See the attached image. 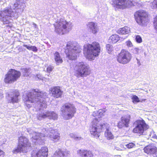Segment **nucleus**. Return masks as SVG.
<instances>
[{"mask_svg": "<svg viewBox=\"0 0 157 157\" xmlns=\"http://www.w3.org/2000/svg\"><path fill=\"white\" fill-rule=\"evenodd\" d=\"M47 93L40 91L38 89H33L30 91L27 92L26 94L23 95V100L24 103L28 107H31L30 104L36 103L39 104L40 107V111L37 115L38 119L41 120L48 117L50 119L56 120L58 118L57 115L54 112L46 111L44 110L43 108L47 107L45 99L46 98Z\"/></svg>", "mask_w": 157, "mask_h": 157, "instance_id": "f257e3e1", "label": "nucleus"}, {"mask_svg": "<svg viewBox=\"0 0 157 157\" xmlns=\"http://www.w3.org/2000/svg\"><path fill=\"white\" fill-rule=\"evenodd\" d=\"M26 0H19L10 2L7 7L0 11V20L4 24H8L10 20L17 18L25 7L24 2Z\"/></svg>", "mask_w": 157, "mask_h": 157, "instance_id": "f03ea898", "label": "nucleus"}, {"mask_svg": "<svg viewBox=\"0 0 157 157\" xmlns=\"http://www.w3.org/2000/svg\"><path fill=\"white\" fill-rule=\"evenodd\" d=\"M26 129L29 134L32 135V141L36 145L43 144L44 143V137L46 136L50 140L55 142L60 139L59 134L57 132V130L50 127L49 124H46L44 126L41 132H35L30 128Z\"/></svg>", "mask_w": 157, "mask_h": 157, "instance_id": "7ed1b4c3", "label": "nucleus"}, {"mask_svg": "<svg viewBox=\"0 0 157 157\" xmlns=\"http://www.w3.org/2000/svg\"><path fill=\"white\" fill-rule=\"evenodd\" d=\"M109 124L106 123H102L100 119H94L92 122V126L90 129L92 135L96 137H99L100 132L105 129V131L109 129Z\"/></svg>", "mask_w": 157, "mask_h": 157, "instance_id": "20e7f679", "label": "nucleus"}, {"mask_svg": "<svg viewBox=\"0 0 157 157\" xmlns=\"http://www.w3.org/2000/svg\"><path fill=\"white\" fill-rule=\"evenodd\" d=\"M84 54L89 59H94L95 56H98L100 52L99 44L94 42L91 44L84 46Z\"/></svg>", "mask_w": 157, "mask_h": 157, "instance_id": "39448f33", "label": "nucleus"}, {"mask_svg": "<svg viewBox=\"0 0 157 157\" xmlns=\"http://www.w3.org/2000/svg\"><path fill=\"white\" fill-rule=\"evenodd\" d=\"M90 70L89 65L84 62H79L75 65V75L78 78L86 77L90 75Z\"/></svg>", "mask_w": 157, "mask_h": 157, "instance_id": "423d86ee", "label": "nucleus"}, {"mask_svg": "<svg viewBox=\"0 0 157 157\" xmlns=\"http://www.w3.org/2000/svg\"><path fill=\"white\" fill-rule=\"evenodd\" d=\"M19 144L16 149L13 152L15 153L23 151L27 152L28 150L31 149V144L28 139L24 136H21L19 138Z\"/></svg>", "mask_w": 157, "mask_h": 157, "instance_id": "0eeeda50", "label": "nucleus"}, {"mask_svg": "<svg viewBox=\"0 0 157 157\" xmlns=\"http://www.w3.org/2000/svg\"><path fill=\"white\" fill-rule=\"evenodd\" d=\"M134 125L135 128L133 129V132L139 134L140 135H145L144 132L149 128V126L143 119L136 121Z\"/></svg>", "mask_w": 157, "mask_h": 157, "instance_id": "6e6552de", "label": "nucleus"}, {"mask_svg": "<svg viewBox=\"0 0 157 157\" xmlns=\"http://www.w3.org/2000/svg\"><path fill=\"white\" fill-rule=\"evenodd\" d=\"M82 50L80 46L76 42H69V59L75 60Z\"/></svg>", "mask_w": 157, "mask_h": 157, "instance_id": "1a4fd4ad", "label": "nucleus"}, {"mask_svg": "<svg viewBox=\"0 0 157 157\" xmlns=\"http://www.w3.org/2000/svg\"><path fill=\"white\" fill-rule=\"evenodd\" d=\"M20 76V71L12 69H10L5 75L4 81L6 83H12L16 81Z\"/></svg>", "mask_w": 157, "mask_h": 157, "instance_id": "9d476101", "label": "nucleus"}, {"mask_svg": "<svg viewBox=\"0 0 157 157\" xmlns=\"http://www.w3.org/2000/svg\"><path fill=\"white\" fill-rule=\"evenodd\" d=\"M132 58L131 54L128 51L122 50L117 56V61L120 63L126 64L128 63Z\"/></svg>", "mask_w": 157, "mask_h": 157, "instance_id": "9b49d317", "label": "nucleus"}, {"mask_svg": "<svg viewBox=\"0 0 157 157\" xmlns=\"http://www.w3.org/2000/svg\"><path fill=\"white\" fill-rule=\"evenodd\" d=\"M135 16L137 22L140 25H145V23L148 21L147 14L144 10L136 12Z\"/></svg>", "mask_w": 157, "mask_h": 157, "instance_id": "f8f14e48", "label": "nucleus"}, {"mask_svg": "<svg viewBox=\"0 0 157 157\" xmlns=\"http://www.w3.org/2000/svg\"><path fill=\"white\" fill-rule=\"evenodd\" d=\"M114 6L117 9H124L129 8L133 5L131 0H115Z\"/></svg>", "mask_w": 157, "mask_h": 157, "instance_id": "ddd939ff", "label": "nucleus"}, {"mask_svg": "<svg viewBox=\"0 0 157 157\" xmlns=\"http://www.w3.org/2000/svg\"><path fill=\"white\" fill-rule=\"evenodd\" d=\"M19 95L20 94L18 91L15 90L13 92L8 94L6 96V98L8 102L14 103L18 102Z\"/></svg>", "mask_w": 157, "mask_h": 157, "instance_id": "4468645a", "label": "nucleus"}, {"mask_svg": "<svg viewBox=\"0 0 157 157\" xmlns=\"http://www.w3.org/2000/svg\"><path fill=\"white\" fill-rule=\"evenodd\" d=\"M67 22L66 21L59 22L55 25V31L58 34H63L66 32V29L67 26L66 24Z\"/></svg>", "mask_w": 157, "mask_h": 157, "instance_id": "2eb2a0df", "label": "nucleus"}, {"mask_svg": "<svg viewBox=\"0 0 157 157\" xmlns=\"http://www.w3.org/2000/svg\"><path fill=\"white\" fill-rule=\"evenodd\" d=\"M130 118V116L128 114L122 117L121 121L118 123V127L120 128L123 127H128Z\"/></svg>", "mask_w": 157, "mask_h": 157, "instance_id": "dca6fc26", "label": "nucleus"}, {"mask_svg": "<svg viewBox=\"0 0 157 157\" xmlns=\"http://www.w3.org/2000/svg\"><path fill=\"white\" fill-rule=\"evenodd\" d=\"M144 152L149 154H153L155 155H157V148L153 145H148L145 147L144 149Z\"/></svg>", "mask_w": 157, "mask_h": 157, "instance_id": "f3484780", "label": "nucleus"}, {"mask_svg": "<svg viewBox=\"0 0 157 157\" xmlns=\"http://www.w3.org/2000/svg\"><path fill=\"white\" fill-rule=\"evenodd\" d=\"M77 154L81 157H93L92 152L90 150L80 149L77 151Z\"/></svg>", "mask_w": 157, "mask_h": 157, "instance_id": "a211bd4d", "label": "nucleus"}, {"mask_svg": "<svg viewBox=\"0 0 157 157\" xmlns=\"http://www.w3.org/2000/svg\"><path fill=\"white\" fill-rule=\"evenodd\" d=\"M61 114L63 118L66 120L69 118V105H64L61 108Z\"/></svg>", "mask_w": 157, "mask_h": 157, "instance_id": "6ab92c4d", "label": "nucleus"}, {"mask_svg": "<svg viewBox=\"0 0 157 157\" xmlns=\"http://www.w3.org/2000/svg\"><path fill=\"white\" fill-rule=\"evenodd\" d=\"M48 153V148L46 147H43L36 153V157H47Z\"/></svg>", "mask_w": 157, "mask_h": 157, "instance_id": "aec40b11", "label": "nucleus"}, {"mask_svg": "<svg viewBox=\"0 0 157 157\" xmlns=\"http://www.w3.org/2000/svg\"><path fill=\"white\" fill-rule=\"evenodd\" d=\"M52 96L56 98L61 97L63 92L60 90L59 87H54L51 90Z\"/></svg>", "mask_w": 157, "mask_h": 157, "instance_id": "412c9836", "label": "nucleus"}, {"mask_svg": "<svg viewBox=\"0 0 157 157\" xmlns=\"http://www.w3.org/2000/svg\"><path fill=\"white\" fill-rule=\"evenodd\" d=\"M87 28L94 34L97 33L98 30L97 24L93 22H90L87 24Z\"/></svg>", "mask_w": 157, "mask_h": 157, "instance_id": "4be33fe9", "label": "nucleus"}, {"mask_svg": "<svg viewBox=\"0 0 157 157\" xmlns=\"http://www.w3.org/2000/svg\"><path fill=\"white\" fill-rule=\"evenodd\" d=\"M117 33L119 34H125L129 33L130 32V28L127 26L119 29L117 31Z\"/></svg>", "mask_w": 157, "mask_h": 157, "instance_id": "5701e85b", "label": "nucleus"}, {"mask_svg": "<svg viewBox=\"0 0 157 157\" xmlns=\"http://www.w3.org/2000/svg\"><path fill=\"white\" fill-rule=\"evenodd\" d=\"M120 40V37L117 34L113 35L111 36L108 40V41L110 43L114 44L117 43Z\"/></svg>", "mask_w": 157, "mask_h": 157, "instance_id": "b1692460", "label": "nucleus"}, {"mask_svg": "<svg viewBox=\"0 0 157 157\" xmlns=\"http://www.w3.org/2000/svg\"><path fill=\"white\" fill-rule=\"evenodd\" d=\"M54 59L57 64L61 63L63 60L61 58L60 54L58 52H56L54 55Z\"/></svg>", "mask_w": 157, "mask_h": 157, "instance_id": "393cba45", "label": "nucleus"}, {"mask_svg": "<svg viewBox=\"0 0 157 157\" xmlns=\"http://www.w3.org/2000/svg\"><path fill=\"white\" fill-rule=\"evenodd\" d=\"M76 108L73 105L69 104V118H72L76 112Z\"/></svg>", "mask_w": 157, "mask_h": 157, "instance_id": "a878e982", "label": "nucleus"}, {"mask_svg": "<svg viewBox=\"0 0 157 157\" xmlns=\"http://www.w3.org/2000/svg\"><path fill=\"white\" fill-rule=\"evenodd\" d=\"M105 137H106L108 140L113 139L114 138V136L112 134L111 131L109 129L108 130L105 131Z\"/></svg>", "mask_w": 157, "mask_h": 157, "instance_id": "bb28decb", "label": "nucleus"}, {"mask_svg": "<svg viewBox=\"0 0 157 157\" xmlns=\"http://www.w3.org/2000/svg\"><path fill=\"white\" fill-rule=\"evenodd\" d=\"M64 156L63 152L61 150L58 149L56 151L52 157H63Z\"/></svg>", "mask_w": 157, "mask_h": 157, "instance_id": "cd10ccee", "label": "nucleus"}, {"mask_svg": "<svg viewBox=\"0 0 157 157\" xmlns=\"http://www.w3.org/2000/svg\"><path fill=\"white\" fill-rule=\"evenodd\" d=\"M23 46L24 47L27 48L29 50H32L35 52H36L38 51L37 48L35 46H29L26 44L23 45Z\"/></svg>", "mask_w": 157, "mask_h": 157, "instance_id": "c85d7f7f", "label": "nucleus"}, {"mask_svg": "<svg viewBox=\"0 0 157 157\" xmlns=\"http://www.w3.org/2000/svg\"><path fill=\"white\" fill-rule=\"evenodd\" d=\"M22 72L24 73V75L27 76H29L31 71L30 68H23L22 69Z\"/></svg>", "mask_w": 157, "mask_h": 157, "instance_id": "c756f323", "label": "nucleus"}, {"mask_svg": "<svg viewBox=\"0 0 157 157\" xmlns=\"http://www.w3.org/2000/svg\"><path fill=\"white\" fill-rule=\"evenodd\" d=\"M106 50L108 52L109 54H112L113 51L112 46L109 44H108L106 45Z\"/></svg>", "mask_w": 157, "mask_h": 157, "instance_id": "7c9ffc66", "label": "nucleus"}, {"mask_svg": "<svg viewBox=\"0 0 157 157\" xmlns=\"http://www.w3.org/2000/svg\"><path fill=\"white\" fill-rule=\"evenodd\" d=\"M149 136L150 138L157 139V136L155 134V132L153 131L151 132L149 135Z\"/></svg>", "mask_w": 157, "mask_h": 157, "instance_id": "2f4dec72", "label": "nucleus"}, {"mask_svg": "<svg viewBox=\"0 0 157 157\" xmlns=\"http://www.w3.org/2000/svg\"><path fill=\"white\" fill-rule=\"evenodd\" d=\"M71 138H74L76 140H81L82 138L81 137H78L73 134H71L70 135Z\"/></svg>", "mask_w": 157, "mask_h": 157, "instance_id": "473e14b6", "label": "nucleus"}, {"mask_svg": "<svg viewBox=\"0 0 157 157\" xmlns=\"http://www.w3.org/2000/svg\"><path fill=\"white\" fill-rule=\"evenodd\" d=\"M126 45L128 48H132L133 46V45L132 42L130 40L127 41L125 43Z\"/></svg>", "mask_w": 157, "mask_h": 157, "instance_id": "72a5a7b5", "label": "nucleus"}, {"mask_svg": "<svg viewBox=\"0 0 157 157\" xmlns=\"http://www.w3.org/2000/svg\"><path fill=\"white\" fill-rule=\"evenodd\" d=\"M139 49L137 48H133L130 50V51L134 54H137L139 52Z\"/></svg>", "mask_w": 157, "mask_h": 157, "instance_id": "f704fd0d", "label": "nucleus"}, {"mask_svg": "<svg viewBox=\"0 0 157 157\" xmlns=\"http://www.w3.org/2000/svg\"><path fill=\"white\" fill-rule=\"evenodd\" d=\"M125 146L127 148L130 149L135 146V145L133 143H131L125 145Z\"/></svg>", "mask_w": 157, "mask_h": 157, "instance_id": "c9c22d12", "label": "nucleus"}, {"mask_svg": "<svg viewBox=\"0 0 157 157\" xmlns=\"http://www.w3.org/2000/svg\"><path fill=\"white\" fill-rule=\"evenodd\" d=\"M132 99L133 100V102H137L140 101L139 98L136 95L133 96L132 97Z\"/></svg>", "mask_w": 157, "mask_h": 157, "instance_id": "e433bc0d", "label": "nucleus"}, {"mask_svg": "<svg viewBox=\"0 0 157 157\" xmlns=\"http://www.w3.org/2000/svg\"><path fill=\"white\" fill-rule=\"evenodd\" d=\"M136 40L138 43H141L142 42V39L139 35H137L136 37Z\"/></svg>", "mask_w": 157, "mask_h": 157, "instance_id": "4c0bfd02", "label": "nucleus"}, {"mask_svg": "<svg viewBox=\"0 0 157 157\" xmlns=\"http://www.w3.org/2000/svg\"><path fill=\"white\" fill-rule=\"evenodd\" d=\"M68 46L69 45L68 44H67L66 47V49H65L64 51V52L66 55L67 56L68 58H69V49L68 48Z\"/></svg>", "mask_w": 157, "mask_h": 157, "instance_id": "58836bf2", "label": "nucleus"}, {"mask_svg": "<svg viewBox=\"0 0 157 157\" xmlns=\"http://www.w3.org/2000/svg\"><path fill=\"white\" fill-rule=\"evenodd\" d=\"M104 113V112L102 109H100L99 111H98V113H98V117L99 118L100 117H101L103 115V113ZM100 119L99 118L98 119Z\"/></svg>", "mask_w": 157, "mask_h": 157, "instance_id": "ea45409f", "label": "nucleus"}, {"mask_svg": "<svg viewBox=\"0 0 157 157\" xmlns=\"http://www.w3.org/2000/svg\"><path fill=\"white\" fill-rule=\"evenodd\" d=\"M53 68L54 67L53 66L50 65L49 66H48L47 68V72L49 73L52 70Z\"/></svg>", "mask_w": 157, "mask_h": 157, "instance_id": "a19ab883", "label": "nucleus"}, {"mask_svg": "<svg viewBox=\"0 0 157 157\" xmlns=\"http://www.w3.org/2000/svg\"><path fill=\"white\" fill-rule=\"evenodd\" d=\"M155 29L157 30V16L155 17L154 23Z\"/></svg>", "mask_w": 157, "mask_h": 157, "instance_id": "79ce46f5", "label": "nucleus"}, {"mask_svg": "<svg viewBox=\"0 0 157 157\" xmlns=\"http://www.w3.org/2000/svg\"><path fill=\"white\" fill-rule=\"evenodd\" d=\"M5 153L0 149V157H4Z\"/></svg>", "mask_w": 157, "mask_h": 157, "instance_id": "37998d69", "label": "nucleus"}, {"mask_svg": "<svg viewBox=\"0 0 157 157\" xmlns=\"http://www.w3.org/2000/svg\"><path fill=\"white\" fill-rule=\"evenodd\" d=\"M98 113V111H94L93 112V115L94 117L98 116V113Z\"/></svg>", "mask_w": 157, "mask_h": 157, "instance_id": "c03bdc74", "label": "nucleus"}, {"mask_svg": "<svg viewBox=\"0 0 157 157\" xmlns=\"http://www.w3.org/2000/svg\"><path fill=\"white\" fill-rule=\"evenodd\" d=\"M152 4L155 5V7L157 8V0H155L153 2Z\"/></svg>", "mask_w": 157, "mask_h": 157, "instance_id": "a18cd8bd", "label": "nucleus"}, {"mask_svg": "<svg viewBox=\"0 0 157 157\" xmlns=\"http://www.w3.org/2000/svg\"><path fill=\"white\" fill-rule=\"evenodd\" d=\"M126 148L125 147H123L122 148V149H121V148L117 147H116V149L117 150H119V151H122V150H124Z\"/></svg>", "mask_w": 157, "mask_h": 157, "instance_id": "49530a36", "label": "nucleus"}, {"mask_svg": "<svg viewBox=\"0 0 157 157\" xmlns=\"http://www.w3.org/2000/svg\"><path fill=\"white\" fill-rule=\"evenodd\" d=\"M120 146H121V149H122V148H123L124 147H124V145H123L122 144H121V145H120Z\"/></svg>", "mask_w": 157, "mask_h": 157, "instance_id": "de8ad7c7", "label": "nucleus"}, {"mask_svg": "<svg viewBox=\"0 0 157 157\" xmlns=\"http://www.w3.org/2000/svg\"><path fill=\"white\" fill-rule=\"evenodd\" d=\"M33 25H34V26L35 27V28H36V26H37L36 25V24H35V23H33Z\"/></svg>", "mask_w": 157, "mask_h": 157, "instance_id": "09e8293b", "label": "nucleus"}, {"mask_svg": "<svg viewBox=\"0 0 157 157\" xmlns=\"http://www.w3.org/2000/svg\"><path fill=\"white\" fill-rule=\"evenodd\" d=\"M70 66H71V68H72V67H74V65H73V64H72V66H73V67H72L71 66V64H70Z\"/></svg>", "mask_w": 157, "mask_h": 157, "instance_id": "8fccbe9b", "label": "nucleus"}, {"mask_svg": "<svg viewBox=\"0 0 157 157\" xmlns=\"http://www.w3.org/2000/svg\"><path fill=\"white\" fill-rule=\"evenodd\" d=\"M73 63H75V61H74V62Z\"/></svg>", "mask_w": 157, "mask_h": 157, "instance_id": "3c124183", "label": "nucleus"}, {"mask_svg": "<svg viewBox=\"0 0 157 157\" xmlns=\"http://www.w3.org/2000/svg\"><path fill=\"white\" fill-rule=\"evenodd\" d=\"M146 92H147V91H146Z\"/></svg>", "mask_w": 157, "mask_h": 157, "instance_id": "603ef678", "label": "nucleus"}, {"mask_svg": "<svg viewBox=\"0 0 157 157\" xmlns=\"http://www.w3.org/2000/svg\"><path fill=\"white\" fill-rule=\"evenodd\" d=\"M71 26V25H69V27Z\"/></svg>", "mask_w": 157, "mask_h": 157, "instance_id": "864d4df0", "label": "nucleus"}]
</instances>
